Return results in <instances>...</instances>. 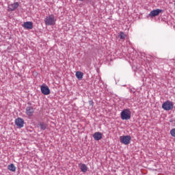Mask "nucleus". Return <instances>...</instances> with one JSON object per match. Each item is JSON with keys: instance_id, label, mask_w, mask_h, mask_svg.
<instances>
[{"instance_id": "f257e3e1", "label": "nucleus", "mask_w": 175, "mask_h": 175, "mask_svg": "<svg viewBox=\"0 0 175 175\" xmlns=\"http://www.w3.org/2000/svg\"><path fill=\"white\" fill-rule=\"evenodd\" d=\"M56 21L57 19H55V16L53 14L46 16L44 19L45 25H55Z\"/></svg>"}, {"instance_id": "f03ea898", "label": "nucleus", "mask_w": 175, "mask_h": 175, "mask_svg": "<svg viewBox=\"0 0 175 175\" xmlns=\"http://www.w3.org/2000/svg\"><path fill=\"white\" fill-rule=\"evenodd\" d=\"M132 114V112H131V110L126 109H124L121 113H120V117L121 119L124 120H131V116Z\"/></svg>"}, {"instance_id": "7ed1b4c3", "label": "nucleus", "mask_w": 175, "mask_h": 175, "mask_svg": "<svg viewBox=\"0 0 175 175\" xmlns=\"http://www.w3.org/2000/svg\"><path fill=\"white\" fill-rule=\"evenodd\" d=\"M174 106V105L173 104V102L170 100H167L162 105V109H163V110L169 111V110H173Z\"/></svg>"}, {"instance_id": "20e7f679", "label": "nucleus", "mask_w": 175, "mask_h": 175, "mask_svg": "<svg viewBox=\"0 0 175 175\" xmlns=\"http://www.w3.org/2000/svg\"><path fill=\"white\" fill-rule=\"evenodd\" d=\"M120 143L125 144L126 146L131 143V136L125 135L120 137Z\"/></svg>"}, {"instance_id": "39448f33", "label": "nucleus", "mask_w": 175, "mask_h": 175, "mask_svg": "<svg viewBox=\"0 0 175 175\" xmlns=\"http://www.w3.org/2000/svg\"><path fill=\"white\" fill-rule=\"evenodd\" d=\"M15 125L17 128H23L24 126V120L21 118H18L15 120Z\"/></svg>"}, {"instance_id": "423d86ee", "label": "nucleus", "mask_w": 175, "mask_h": 175, "mask_svg": "<svg viewBox=\"0 0 175 175\" xmlns=\"http://www.w3.org/2000/svg\"><path fill=\"white\" fill-rule=\"evenodd\" d=\"M41 92L43 95H50V89L49 86H43L40 87Z\"/></svg>"}, {"instance_id": "0eeeda50", "label": "nucleus", "mask_w": 175, "mask_h": 175, "mask_svg": "<svg viewBox=\"0 0 175 175\" xmlns=\"http://www.w3.org/2000/svg\"><path fill=\"white\" fill-rule=\"evenodd\" d=\"M22 27L25 28V29H32L33 28V23L32 22H25Z\"/></svg>"}, {"instance_id": "6e6552de", "label": "nucleus", "mask_w": 175, "mask_h": 175, "mask_svg": "<svg viewBox=\"0 0 175 175\" xmlns=\"http://www.w3.org/2000/svg\"><path fill=\"white\" fill-rule=\"evenodd\" d=\"M18 8V2L8 5V12H13Z\"/></svg>"}, {"instance_id": "1a4fd4ad", "label": "nucleus", "mask_w": 175, "mask_h": 175, "mask_svg": "<svg viewBox=\"0 0 175 175\" xmlns=\"http://www.w3.org/2000/svg\"><path fill=\"white\" fill-rule=\"evenodd\" d=\"M35 110L33 109V107H27L26 108V114L29 117H32L33 116Z\"/></svg>"}, {"instance_id": "9d476101", "label": "nucleus", "mask_w": 175, "mask_h": 175, "mask_svg": "<svg viewBox=\"0 0 175 175\" xmlns=\"http://www.w3.org/2000/svg\"><path fill=\"white\" fill-rule=\"evenodd\" d=\"M159 13H162V10H154L152 12H150L149 16H150V17H155V16H159Z\"/></svg>"}, {"instance_id": "9b49d317", "label": "nucleus", "mask_w": 175, "mask_h": 175, "mask_svg": "<svg viewBox=\"0 0 175 175\" xmlns=\"http://www.w3.org/2000/svg\"><path fill=\"white\" fill-rule=\"evenodd\" d=\"M93 137L94 139V140H100L103 137V135L102 133L100 132H96L93 135Z\"/></svg>"}, {"instance_id": "f8f14e48", "label": "nucleus", "mask_w": 175, "mask_h": 175, "mask_svg": "<svg viewBox=\"0 0 175 175\" xmlns=\"http://www.w3.org/2000/svg\"><path fill=\"white\" fill-rule=\"evenodd\" d=\"M79 167L81 169V171L83 172V173H87V171L88 170V167L84 163L79 164Z\"/></svg>"}, {"instance_id": "ddd939ff", "label": "nucleus", "mask_w": 175, "mask_h": 175, "mask_svg": "<svg viewBox=\"0 0 175 175\" xmlns=\"http://www.w3.org/2000/svg\"><path fill=\"white\" fill-rule=\"evenodd\" d=\"M75 76L78 80H81L84 76V73L81 72V71H77L75 74Z\"/></svg>"}, {"instance_id": "4468645a", "label": "nucleus", "mask_w": 175, "mask_h": 175, "mask_svg": "<svg viewBox=\"0 0 175 175\" xmlns=\"http://www.w3.org/2000/svg\"><path fill=\"white\" fill-rule=\"evenodd\" d=\"M40 128L42 131H46V129H47V124L43 122L40 123Z\"/></svg>"}, {"instance_id": "2eb2a0df", "label": "nucleus", "mask_w": 175, "mask_h": 175, "mask_svg": "<svg viewBox=\"0 0 175 175\" xmlns=\"http://www.w3.org/2000/svg\"><path fill=\"white\" fill-rule=\"evenodd\" d=\"M8 170H10L11 172H16V166H14V164L12 163L9 165Z\"/></svg>"}, {"instance_id": "dca6fc26", "label": "nucleus", "mask_w": 175, "mask_h": 175, "mask_svg": "<svg viewBox=\"0 0 175 175\" xmlns=\"http://www.w3.org/2000/svg\"><path fill=\"white\" fill-rule=\"evenodd\" d=\"M119 37L122 40L125 39V38H126L125 33L123 31H120L119 33Z\"/></svg>"}, {"instance_id": "f3484780", "label": "nucleus", "mask_w": 175, "mask_h": 175, "mask_svg": "<svg viewBox=\"0 0 175 175\" xmlns=\"http://www.w3.org/2000/svg\"><path fill=\"white\" fill-rule=\"evenodd\" d=\"M170 133L173 137H175V129H172L170 131Z\"/></svg>"}, {"instance_id": "a211bd4d", "label": "nucleus", "mask_w": 175, "mask_h": 175, "mask_svg": "<svg viewBox=\"0 0 175 175\" xmlns=\"http://www.w3.org/2000/svg\"><path fill=\"white\" fill-rule=\"evenodd\" d=\"M79 1H84V0H79Z\"/></svg>"}]
</instances>
